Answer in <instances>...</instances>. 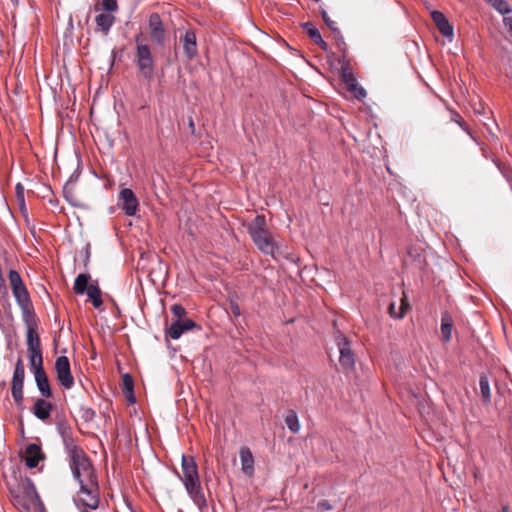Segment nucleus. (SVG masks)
<instances>
[{
    "instance_id": "nucleus-1",
    "label": "nucleus",
    "mask_w": 512,
    "mask_h": 512,
    "mask_svg": "<svg viewBox=\"0 0 512 512\" xmlns=\"http://www.w3.org/2000/svg\"><path fill=\"white\" fill-rule=\"evenodd\" d=\"M73 478L79 484L78 500L90 509H97L100 502L98 478L88 455L81 448L67 453Z\"/></svg>"
},
{
    "instance_id": "nucleus-2",
    "label": "nucleus",
    "mask_w": 512,
    "mask_h": 512,
    "mask_svg": "<svg viewBox=\"0 0 512 512\" xmlns=\"http://www.w3.org/2000/svg\"><path fill=\"white\" fill-rule=\"evenodd\" d=\"M182 472L183 476L180 479L189 497L201 508L206 504V500L202 492L197 464L192 456H182Z\"/></svg>"
},
{
    "instance_id": "nucleus-3",
    "label": "nucleus",
    "mask_w": 512,
    "mask_h": 512,
    "mask_svg": "<svg viewBox=\"0 0 512 512\" xmlns=\"http://www.w3.org/2000/svg\"><path fill=\"white\" fill-rule=\"evenodd\" d=\"M247 230L257 248L267 254L274 255L278 246L274 237L267 229L266 218L264 215H257L247 224Z\"/></svg>"
},
{
    "instance_id": "nucleus-4",
    "label": "nucleus",
    "mask_w": 512,
    "mask_h": 512,
    "mask_svg": "<svg viewBox=\"0 0 512 512\" xmlns=\"http://www.w3.org/2000/svg\"><path fill=\"white\" fill-rule=\"evenodd\" d=\"M142 33L135 36L136 43V65L143 78L151 80L154 75L155 63L150 46L145 42Z\"/></svg>"
},
{
    "instance_id": "nucleus-5",
    "label": "nucleus",
    "mask_w": 512,
    "mask_h": 512,
    "mask_svg": "<svg viewBox=\"0 0 512 512\" xmlns=\"http://www.w3.org/2000/svg\"><path fill=\"white\" fill-rule=\"evenodd\" d=\"M334 341L339 352V363L345 372H350L354 368L355 355L350 348L348 339L337 329L336 321H333Z\"/></svg>"
},
{
    "instance_id": "nucleus-6",
    "label": "nucleus",
    "mask_w": 512,
    "mask_h": 512,
    "mask_svg": "<svg viewBox=\"0 0 512 512\" xmlns=\"http://www.w3.org/2000/svg\"><path fill=\"white\" fill-rule=\"evenodd\" d=\"M338 64L340 66V78L342 82L345 84L348 91H350L353 96L357 99H362L366 97V91L359 87L358 82L347 62L342 59H338Z\"/></svg>"
},
{
    "instance_id": "nucleus-7",
    "label": "nucleus",
    "mask_w": 512,
    "mask_h": 512,
    "mask_svg": "<svg viewBox=\"0 0 512 512\" xmlns=\"http://www.w3.org/2000/svg\"><path fill=\"white\" fill-rule=\"evenodd\" d=\"M57 380L65 389H71L74 385V378L71 374L70 362L66 356H59L55 361Z\"/></svg>"
},
{
    "instance_id": "nucleus-8",
    "label": "nucleus",
    "mask_w": 512,
    "mask_h": 512,
    "mask_svg": "<svg viewBox=\"0 0 512 512\" xmlns=\"http://www.w3.org/2000/svg\"><path fill=\"white\" fill-rule=\"evenodd\" d=\"M149 30L151 40L159 46L163 45L166 38V32L159 14L153 13L150 15Z\"/></svg>"
},
{
    "instance_id": "nucleus-9",
    "label": "nucleus",
    "mask_w": 512,
    "mask_h": 512,
    "mask_svg": "<svg viewBox=\"0 0 512 512\" xmlns=\"http://www.w3.org/2000/svg\"><path fill=\"white\" fill-rule=\"evenodd\" d=\"M121 208L127 216H134L138 210L139 202L134 192L129 188H123L119 193Z\"/></svg>"
},
{
    "instance_id": "nucleus-10",
    "label": "nucleus",
    "mask_w": 512,
    "mask_h": 512,
    "mask_svg": "<svg viewBox=\"0 0 512 512\" xmlns=\"http://www.w3.org/2000/svg\"><path fill=\"white\" fill-rule=\"evenodd\" d=\"M180 43L187 59L192 60L198 54L197 39L194 31L187 30L184 35L180 36Z\"/></svg>"
},
{
    "instance_id": "nucleus-11",
    "label": "nucleus",
    "mask_w": 512,
    "mask_h": 512,
    "mask_svg": "<svg viewBox=\"0 0 512 512\" xmlns=\"http://www.w3.org/2000/svg\"><path fill=\"white\" fill-rule=\"evenodd\" d=\"M195 326V322L191 319L177 320L167 328L166 336L175 340L179 339L184 332L193 329Z\"/></svg>"
},
{
    "instance_id": "nucleus-12",
    "label": "nucleus",
    "mask_w": 512,
    "mask_h": 512,
    "mask_svg": "<svg viewBox=\"0 0 512 512\" xmlns=\"http://www.w3.org/2000/svg\"><path fill=\"white\" fill-rule=\"evenodd\" d=\"M25 462L28 468H35L39 462L44 458L39 445L30 443L25 449Z\"/></svg>"
},
{
    "instance_id": "nucleus-13",
    "label": "nucleus",
    "mask_w": 512,
    "mask_h": 512,
    "mask_svg": "<svg viewBox=\"0 0 512 512\" xmlns=\"http://www.w3.org/2000/svg\"><path fill=\"white\" fill-rule=\"evenodd\" d=\"M431 17L438 30L444 37H453V27L442 12L434 10L431 12Z\"/></svg>"
},
{
    "instance_id": "nucleus-14",
    "label": "nucleus",
    "mask_w": 512,
    "mask_h": 512,
    "mask_svg": "<svg viewBox=\"0 0 512 512\" xmlns=\"http://www.w3.org/2000/svg\"><path fill=\"white\" fill-rule=\"evenodd\" d=\"M58 431L62 437V441H63V445H64L66 453H69L71 451L81 448L76 443L75 439L73 438L71 428L67 424L60 423L58 425Z\"/></svg>"
},
{
    "instance_id": "nucleus-15",
    "label": "nucleus",
    "mask_w": 512,
    "mask_h": 512,
    "mask_svg": "<svg viewBox=\"0 0 512 512\" xmlns=\"http://www.w3.org/2000/svg\"><path fill=\"white\" fill-rule=\"evenodd\" d=\"M52 409L53 406L50 402L43 398H39L34 403L33 414L37 419L46 421L50 417Z\"/></svg>"
},
{
    "instance_id": "nucleus-16",
    "label": "nucleus",
    "mask_w": 512,
    "mask_h": 512,
    "mask_svg": "<svg viewBox=\"0 0 512 512\" xmlns=\"http://www.w3.org/2000/svg\"><path fill=\"white\" fill-rule=\"evenodd\" d=\"M242 472L247 476L254 474V458L249 448L243 447L240 450Z\"/></svg>"
},
{
    "instance_id": "nucleus-17",
    "label": "nucleus",
    "mask_w": 512,
    "mask_h": 512,
    "mask_svg": "<svg viewBox=\"0 0 512 512\" xmlns=\"http://www.w3.org/2000/svg\"><path fill=\"white\" fill-rule=\"evenodd\" d=\"M34 377H35L37 388H38L39 392L41 393V395L45 398L52 397L49 380H48L45 370L35 371Z\"/></svg>"
},
{
    "instance_id": "nucleus-18",
    "label": "nucleus",
    "mask_w": 512,
    "mask_h": 512,
    "mask_svg": "<svg viewBox=\"0 0 512 512\" xmlns=\"http://www.w3.org/2000/svg\"><path fill=\"white\" fill-rule=\"evenodd\" d=\"M453 318L448 312H444L441 318V337L444 343L450 342L453 330Z\"/></svg>"
},
{
    "instance_id": "nucleus-19",
    "label": "nucleus",
    "mask_w": 512,
    "mask_h": 512,
    "mask_svg": "<svg viewBox=\"0 0 512 512\" xmlns=\"http://www.w3.org/2000/svg\"><path fill=\"white\" fill-rule=\"evenodd\" d=\"M26 343H27V352L28 353L42 352L40 338H39L38 333L36 332V329H34V328L27 329Z\"/></svg>"
},
{
    "instance_id": "nucleus-20",
    "label": "nucleus",
    "mask_w": 512,
    "mask_h": 512,
    "mask_svg": "<svg viewBox=\"0 0 512 512\" xmlns=\"http://www.w3.org/2000/svg\"><path fill=\"white\" fill-rule=\"evenodd\" d=\"M409 308H410L409 303L407 302L406 298L404 297L401 299V304H400L398 310L396 309L395 302H391L388 307V312L391 317L396 318V319H402L405 316V314Z\"/></svg>"
},
{
    "instance_id": "nucleus-21",
    "label": "nucleus",
    "mask_w": 512,
    "mask_h": 512,
    "mask_svg": "<svg viewBox=\"0 0 512 512\" xmlns=\"http://www.w3.org/2000/svg\"><path fill=\"white\" fill-rule=\"evenodd\" d=\"M85 293L95 308H100L102 306L103 301L101 298V290L97 285L90 284Z\"/></svg>"
},
{
    "instance_id": "nucleus-22",
    "label": "nucleus",
    "mask_w": 512,
    "mask_h": 512,
    "mask_svg": "<svg viewBox=\"0 0 512 512\" xmlns=\"http://www.w3.org/2000/svg\"><path fill=\"white\" fill-rule=\"evenodd\" d=\"M12 292L20 308L32 304L25 286L13 289Z\"/></svg>"
},
{
    "instance_id": "nucleus-23",
    "label": "nucleus",
    "mask_w": 512,
    "mask_h": 512,
    "mask_svg": "<svg viewBox=\"0 0 512 512\" xmlns=\"http://www.w3.org/2000/svg\"><path fill=\"white\" fill-rule=\"evenodd\" d=\"M21 311H22V318H23V321L25 322L26 326H27V329H30V328H34L36 327V320H35V314H34V310H33V305L32 304H29V305H26L24 307H21Z\"/></svg>"
},
{
    "instance_id": "nucleus-24",
    "label": "nucleus",
    "mask_w": 512,
    "mask_h": 512,
    "mask_svg": "<svg viewBox=\"0 0 512 512\" xmlns=\"http://www.w3.org/2000/svg\"><path fill=\"white\" fill-rule=\"evenodd\" d=\"M480 393L482 401L486 404L491 401V391L488 377L485 374H482L479 379Z\"/></svg>"
},
{
    "instance_id": "nucleus-25",
    "label": "nucleus",
    "mask_w": 512,
    "mask_h": 512,
    "mask_svg": "<svg viewBox=\"0 0 512 512\" xmlns=\"http://www.w3.org/2000/svg\"><path fill=\"white\" fill-rule=\"evenodd\" d=\"M90 279V276L88 274H84V273H81L79 274L75 281H74V291L76 294H79V295H82L84 294L89 285H88V281Z\"/></svg>"
},
{
    "instance_id": "nucleus-26",
    "label": "nucleus",
    "mask_w": 512,
    "mask_h": 512,
    "mask_svg": "<svg viewBox=\"0 0 512 512\" xmlns=\"http://www.w3.org/2000/svg\"><path fill=\"white\" fill-rule=\"evenodd\" d=\"M25 368L21 359H18L12 378V385H24Z\"/></svg>"
},
{
    "instance_id": "nucleus-27",
    "label": "nucleus",
    "mask_w": 512,
    "mask_h": 512,
    "mask_svg": "<svg viewBox=\"0 0 512 512\" xmlns=\"http://www.w3.org/2000/svg\"><path fill=\"white\" fill-rule=\"evenodd\" d=\"M95 22L97 26L101 28L102 31L107 33L113 25L114 17L110 14L101 13L96 16Z\"/></svg>"
},
{
    "instance_id": "nucleus-28",
    "label": "nucleus",
    "mask_w": 512,
    "mask_h": 512,
    "mask_svg": "<svg viewBox=\"0 0 512 512\" xmlns=\"http://www.w3.org/2000/svg\"><path fill=\"white\" fill-rule=\"evenodd\" d=\"M301 27L315 44H320V31L312 22H303Z\"/></svg>"
},
{
    "instance_id": "nucleus-29",
    "label": "nucleus",
    "mask_w": 512,
    "mask_h": 512,
    "mask_svg": "<svg viewBox=\"0 0 512 512\" xmlns=\"http://www.w3.org/2000/svg\"><path fill=\"white\" fill-rule=\"evenodd\" d=\"M28 357L33 374L35 373V371L44 370L42 352L28 353Z\"/></svg>"
},
{
    "instance_id": "nucleus-30",
    "label": "nucleus",
    "mask_w": 512,
    "mask_h": 512,
    "mask_svg": "<svg viewBox=\"0 0 512 512\" xmlns=\"http://www.w3.org/2000/svg\"><path fill=\"white\" fill-rule=\"evenodd\" d=\"M23 490H24V494H25V499H29L30 502H34L35 500L39 499L37 490H36L33 482L30 479H26L24 481Z\"/></svg>"
},
{
    "instance_id": "nucleus-31",
    "label": "nucleus",
    "mask_w": 512,
    "mask_h": 512,
    "mask_svg": "<svg viewBox=\"0 0 512 512\" xmlns=\"http://www.w3.org/2000/svg\"><path fill=\"white\" fill-rule=\"evenodd\" d=\"M286 426L293 433H297L300 430V424L298 416L294 411H289L285 417Z\"/></svg>"
},
{
    "instance_id": "nucleus-32",
    "label": "nucleus",
    "mask_w": 512,
    "mask_h": 512,
    "mask_svg": "<svg viewBox=\"0 0 512 512\" xmlns=\"http://www.w3.org/2000/svg\"><path fill=\"white\" fill-rule=\"evenodd\" d=\"M488 2L501 14H507L512 11L506 0H488Z\"/></svg>"
},
{
    "instance_id": "nucleus-33",
    "label": "nucleus",
    "mask_w": 512,
    "mask_h": 512,
    "mask_svg": "<svg viewBox=\"0 0 512 512\" xmlns=\"http://www.w3.org/2000/svg\"><path fill=\"white\" fill-rule=\"evenodd\" d=\"M8 277L12 290L25 286L20 274L16 270H10Z\"/></svg>"
},
{
    "instance_id": "nucleus-34",
    "label": "nucleus",
    "mask_w": 512,
    "mask_h": 512,
    "mask_svg": "<svg viewBox=\"0 0 512 512\" xmlns=\"http://www.w3.org/2000/svg\"><path fill=\"white\" fill-rule=\"evenodd\" d=\"M322 20L326 23V25L333 32L335 38L341 37L339 29L336 27L335 22L332 21L326 14L324 10H322Z\"/></svg>"
},
{
    "instance_id": "nucleus-35",
    "label": "nucleus",
    "mask_w": 512,
    "mask_h": 512,
    "mask_svg": "<svg viewBox=\"0 0 512 512\" xmlns=\"http://www.w3.org/2000/svg\"><path fill=\"white\" fill-rule=\"evenodd\" d=\"M11 394L17 405H21L23 401V386L12 385Z\"/></svg>"
},
{
    "instance_id": "nucleus-36",
    "label": "nucleus",
    "mask_w": 512,
    "mask_h": 512,
    "mask_svg": "<svg viewBox=\"0 0 512 512\" xmlns=\"http://www.w3.org/2000/svg\"><path fill=\"white\" fill-rule=\"evenodd\" d=\"M171 312L178 320H183L182 318L186 315L185 308L180 304H174L171 307Z\"/></svg>"
},
{
    "instance_id": "nucleus-37",
    "label": "nucleus",
    "mask_w": 512,
    "mask_h": 512,
    "mask_svg": "<svg viewBox=\"0 0 512 512\" xmlns=\"http://www.w3.org/2000/svg\"><path fill=\"white\" fill-rule=\"evenodd\" d=\"M102 9L107 12H114L117 10L116 0H102Z\"/></svg>"
},
{
    "instance_id": "nucleus-38",
    "label": "nucleus",
    "mask_w": 512,
    "mask_h": 512,
    "mask_svg": "<svg viewBox=\"0 0 512 512\" xmlns=\"http://www.w3.org/2000/svg\"><path fill=\"white\" fill-rule=\"evenodd\" d=\"M123 385H124V388L130 393L132 394V391H133V379L131 378L130 375L128 374H125L123 376Z\"/></svg>"
},
{
    "instance_id": "nucleus-39",
    "label": "nucleus",
    "mask_w": 512,
    "mask_h": 512,
    "mask_svg": "<svg viewBox=\"0 0 512 512\" xmlns=\"http://www.w3.org/2000/svg\"><path fill=\"white\" fill-rule=\"evenodd\" d=\"M330 68L333 70V71H337L338 74L340 75V66L338 64V59L337 60H331L330 58H328L327 60Z\"/></svg>"
},
{
    "instance_id": "nucleus-40",
    "label": "nucleus",
    "mask_w": 512,
    "mask_h": 512,
    "mask_svg": "<svg viewBox=\"0 0 512 512\" xmlns=\"http://www.w3.org/2000/svg\"><path fill=\"white\" fill-rule=\"evenodd\" d=\"M16 192H17V196H18V197H21V198L23 199V192H24V189H23V186H22L20 183H18V184L16 185Z\"/></svg>"
},
{
    "instance_id": "nucleus-41",
    "label": "nucleus",
    "mask_w": 512,
    "mask_h": 512,
    "mask_svg": "<svg viewBox=\"0 0 512 512\" xmlns=\"http://www.w3.org/2000/svg\"><path fill=\"white\" fill-rule=\"evenodd\" d=\"M458 117H459V120H455V121H456V122H457V123H458V124H459L463 129H464V130H466V131L468 132V128L466 127L465 122L463 121V119H462L460 116H458Z\"/></svg>"
},
{
    "instance_id": "nucleus-42",
    "label": "nucleus",
    "mask_w": 512,
    "mask_h": 512,
    "mask_svg": "<svg viewBox=\"0 0 512 512\" xmlns=\"http://www.w3.org/2000/svg\"><path fill=\"white\" fill-rule=\"evenodd\" d=\"M504 22L506 26H509V28L512 30V18L506 17L504 18Z\"/></svg>"
},
{
    "instance_id": "nucleus-43",
    "label": "nucleus",
    "mask_w": 512,
    "mask_h": 512,
    "mask_svg": "<svg viewBox=\"0 0 512 512\" xmlns=\"http://www.w3.org/2000/svg\"><path fill=\"white\" fill-rule=\"evenodd\" d=\"M93 414H94V412L91 409H87L85 411L84 416L86 417V419H90V418H92Z\"/></svg>"
},
{
    "instance_id": "nucleus-44",
    "label": "nucleus",
    "mask_w": 512,
    "mask_h": 512,
    "mask_svg": "<svg viewBox=\"0 0 512 512\" xmlns=\"http://www.w3.org/2000/svg\"><path fill=\"white\" fill-rule=\"evenodd\" d=\"M331 506L327 504L325 501H322V510H330Z\"/></svg>"
},
{
    "instance_id": "nucleus-45",
    "label": "nucleus",
    "mask_w": 512,
    "mask_h": 512,
    "mask_svg": "<svg viewBox=\"0 0 512 512\" xmlns=\"http://www.w3.org/2000/svg\"><path fill=\"white\" fill-rule=\"evenodd\" d=\"M233 312L235 315H239L240 312H239V308L237 306L233 307Z\"/></svg>"
},
{
    "instance_id": "nucleus-46",
    "label": "nucleus",
    "mask_w": 512,
    "mask_h": 512,
    "mask_svg": "<svg viewBox=\"0 0 512 512\" xmlns=\"http://www.w3.org/2000/svg\"><path fill=\"white\" fill-rule=\"evenodd\" d=\"M327 49V43L322 39V50Z\"/></svg>"
},
{
    "instance_id": "nucleus-47",
    "label": "nucleus",
    "mask_w": 512,
    "mask_h": 512,
    "mask_svg": "<svg viewBox=\"0 0 512 512\" xmlns=\"http://www.w3.org/2000/svg\"><path fill=\"white\" fill-rule=\"evenodd\" d=\"M500 512H508V506H503Z\"/></svg>"
},
{
    "instance_id": "nucleus-48",
    "label": "nucleus",
    "mask_w": 512,
    "mask_h": 512,
    "mask_svg": "<svg viewBox=\"0 0 512 512\" xmlns=\"http://www.w3.org/2000/svg\"><path fill=\"white\" fill-rule=\"evenodd\" d=\"M11 2L13 3V5H17L18 0H11Z\"/></svg>"
},
{
    "instance_id": "nucleus-49",
    "label": "nucleus",
    "mask_w": 512,
    "mask_h": 512,
    "mask_svg": "<svg viewBox=\"0 0 512 512\" xmlns=\"http://www.w3.org/2000/svg\"><path fill=\"white\" fill-rule=\"evenodd\" d=\"M315 2H317L318 0H314Z\"/></svg>"
}]
</instances>
